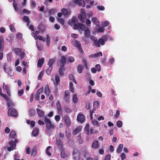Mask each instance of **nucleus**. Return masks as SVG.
<instances>
[{
    "instance_id": "1",
    "label": "nucleus",
    "mask_w": 160,
    "mask_h": 160,
    "mask_svg": "<svg viewBox=\"0 0 160 160\" xmlns=\"http://www.w3.org/2000/svg\"><path fill=\"white\" fill-rule=\"evenodd\" d=\"M78 20L77 18L73 17L69 21L68 23L71 26L73 27L74 29L79 30L80 25H82V24L78 23Z\"/></svg>"
},
{
    "instance_id": "2",
    "label": "nucleus",
    "mask_w": 160,
    "mask_h": 160,
    "mask_svg": "<svg viewBox=\"0 0 160 160\" xmlns=\"http://www.w3.org/2000/svg\"><path fill=\"white\" fill-rule=\"evenodd\" d=\"M57 143L58 147L61 151L60 155L62 158H65L67 156V153L65 152L63 147L62 143L59 140L56 138Z\"/></svg>"
},
{
    "instance_id": "3",
    "label": "nucleus",
    "mask_w": 160,
    "mask_h": 160,
    "mask_svg": "<svg viewBox=\"0 0 160 160\" xmlns=\"http://www.w3.org/2000/svg\"><path fill=\"white\" fill-rule=\"evenodd\" d=\"M87 15L83 9H81L80 13L78 15V18L82 23H85L87 19L86 18Z\"/></svg>"
},
{
    "instance_id": "4",
    "label": "nucleus",
    "mask_w": 160,
    "mask_h": 160,
    "mask_svg": "<svg viewBox=\"0 0 160 160\" xmlns=\"http://www.w3.org/2000/svg\"><path fill=\"white\" fill-rule=\"evenodd\" d=\"M80 28H79V30H81L84 31V34L85 36L88 38L89 37L91 36L90 32L88 27L83 24L82 25H80Z\"/></svg>"
},
{
    "instance_id": "5",
    "label": "nucleus",
    "mask_w": 160,
    "mask_h": 160,
    "mask_svg": "<svg viewBox=\"0 0 160 160\" xmlns=\"http://www.w3.org/2000/svg\"><path fill=\"white\" fill-rule=\"evenodd\" d=\"M73 158L75 160H80L81 158V152L78 149H74L72 152Z\"/></svg>"
},
{
    "instance_id": "6",
    "label": "nucleus",
    "mask_w": 160,
    "mask_h": 160,
    "mask_svg": "<svg viewBox=\"0 0 160 160\" xmlns=\"http://www.w3.org/2000/svg\"><path fill=\"white\" fill-rule=\"evenodd\" d=\"M44 122L46 124L47 128L48 129L54 128V125L52 123L50 120L46 117L44 118Z\"/></svg>"
},
{
    "instance_id": "7",
    "label": "nucleus",
    "mask_w": 160,
    "mask_h": 160,
    "mask_svg": "<svg viewBox=\"0 0 160 160\" xmlns=\"http://www.w3.org/2000/svg\"><path fill=\"white\" fill-rule=\"evenodd\" d=\"M72 43L74 46L78 48L80 52L81 53L83 52V51L81 47V44L79 41H77V40L74 39L72 40Z\"/></svg>"
},
{
    "instance_id": "8",
    "label": "nucleus",
    "mask_w": 160,
    "mask_h": 160,
    "mask_svg": "<svg viewBox=\"0 0 160 160\" xmlns=\"http://www.w3.org/2000/svg\"><path fill=\"white\" fill-rule=\"evenodd\" d=\"M4 68L5 71L8 73L10 75L12 76L13 75V73L8 64L5 63L4 66Z\"/></svg>"
},
{
    "instance_id": "9",
    "label": "nucleus",
    "mask_w": 160,
    "mask_h": 160,
    "mask_svg": "<svg viewBox=\"0 0 160 160\" xmlns=\"http://www.w3.org/2000/svg\"><path fill=\"white\" fill-rule=\"evenodd\" d=\"M14 52L18 55L20 56L21 58H23L25 56V52L22 51L19 48H15L13 50Z\"/></svg>"
},
{
    "instance_id": "10",
    "label": "nucleus",
    "mask_w": 160,
    "mask_h": 160,
    "mask_svg": "<svg viewBox=\"0 0 160 160\" xmlns=\"http://www.w3.org/2000/svg\"><path fill=\"white\" fill-rule=\"evenodd\" d=\"M108 38V36L107 35H105L101 38H99L97 42H98L99 44L102 45H103L105 44V42L106 41Z\"/></svg>"
},
{
    "instance_id": "11",
    "label": "nucleus",
    "mask_w": 160,
    "mask_h": 160,
    "mask_svg": "<svg viewBox=\"0 0 160 160\" xmlns=\"http://www.w3.org/2000/svg\"><path fill=\"white\" fill-rule=\"evenodd\" d=\"M17 141L16 140H15L14 142L13 141H11L9 142V146L8 147L7 149L8 151H10L13 150L16 147V142Z\"/></svg>"
},
{
    "instance_id": "12",
    "label": "nucleus",
    "mask_w": 160,
    "mask_h": 160,
    "mask_svg": "<svg viewBox=\"0 0 160 160\" xmlns=\"http://www.w3.org/2000/svg\"><path fill=\"white\" fill-rule=\"evenodd\" d=\"M63 120L64 124L67 126H69L71 124V122L70 119L68 116H65L63 118Z\"/></svg>"
},
{
    "instance_id": "13",
    "label": "nucleus",
    "mask_w": 160,
    "mask_h": 160,
    "mask_svg": "<svg viewBox=\"0 0 160 160\" xmlns=\"http://www.w3.org/2000/svg\"><path fill=\"white\" fill-rule=\"evenodd\" d=\"M8 114L9 115L11 116L16 117L17 116V113L16 111L14 109H11L9 108L8 110Z\"/></svg>"
},
{
    "instance_id": "14",
    "label": "nucleus",
    "mask_w": 160,
    "mask_h": 160,
    "mask_svg": "<svg viewBox=\"0 0 160 160\" xmlns=\"http://www.w3.org/2000/svg\"><path fill=\"white\" fill-rule=\"evenodd\" d=\"M72 2L75 4L84 7L85 4L83 0H72Z\"/></svg>"
},
{
    "instance_id": "15",
    "label": "nucleus",
    "mask_w": 160,
    "mask_h": 160,
    "mask_svg": "<svg viewBox=\"0 0 160 160\" xmlns=\"http://www.w3.org/2000/svg\"><path fill=\"white\" fill-rule=\"evenodd\" d=\"M85 119V117L81 113L78 114L77 118V120L78 121L82 123L84 121Z\"/></svg>"
},
{
    "instance_id": "16",
    "label": "nucleus",
    "mask_w": 160,
    "mask_h": 160,
    "mask_svg": "<svg viewBox=\"0 0 160 160\" xmlns=\"http://www.w3.org/2000/svg\"><path fill=\"white\" fill-rule=\"evenodd\" d=\"M89 37L91 40L94 42L93 43V46L97 47H100V44L98 43V42H97V39L96 38L91 35Z\"/></svg>"
},
{
    "instance_id": "17",
    "label": "nucleus",
    "mask_w": 160,
    "mask_h": 160,
    "mask_svg": "<svg viewBox=\"0 0 160 160\" xmlns=\"http://www.w3.org/2000/svg\"><path fill=\"white\" fill-rule=\"evenodd\" d=\"M102 56V52H99L97 53L90 55L89 57L90 58H98Z\"/></svg>"
},
{
    "instance_id": "18",
    "label": "nucleus",
    "mask_w": 160,
    "mask_h": 160,
    "mask_svg": "<svg viewBox=\"0 0 160 160\" xmlns=\"http://www.w3.org/2000/svg\"><path fill=\"white\" fill-rule=\"evenodd\" d=\"M2 88L3 90H6L7 93L9 96H10V92L9 86L8 85H6L4 82H3Z\"/></svg>"
},
{
    "instance_id": "19",
    "label": "nucleus",
    "mask_w": 160,
    "mask_h": 160,
    "mask_svg": "<svg viewBox=\"0 0 160 160\" xmlns=\"http://www.w3.org/2000/svg\"><path fill=\"white\" fill-rule=\"evenodd\" d=\"M4 38L2 35H0V49H4Z\"/></svg>"
},
{
    "instance_id": "20",
    "label": "nucleus",
    "mask_w": 160,
    "mask_h": 160,
    "mask_svg": "<svg viewBox=\"0 0 160 160\" xmlns=\"http://www.w3.org/2000/svg\"><path fill=\"white\" fill-rule=\"evenodd\" d=\"M66 58L65 56H62L60 60L61 63L60 66H64L66 64Z\"/></svg>"
},
{
    "instance_id": "21",
    "label": "nucleus",
    "mask_w": 160,
    "mask_h": 160,
    "mask_svg": "<svg viewBox=\"0 0 160 160\" xmlns=\"http://www.w3.org/2000/svg\"><path fill=\"white\" fill-rule=\"evenodd\" d=\"M92 147L94 149H97L99 148L98 142L97 140L94 141L92 145Z\"/></svg>"
},
{
    "instance_id": "22",
    "label": "nucleus",
    "mask_w": 160,
    "mask_h": 160,
    "mask_svg": "<svg viewBox=\"0 0 160 160\" xmlns=\"http://www.w3.org/2000/svg\"><path fill=\"white\" fill-rule=\"evenodd\" d=\"M82 127L81 126H79L76 129H75L72 131V133L74 135H76L79 133L81 132V130Z\"/></svg>"
},
{
    "instance_id": "23",
    "label": "nucleus",
    "mask_w": 160,
    "mask_h": 160,
    "mask_svg": "<svg viewBox=\"0 0 160 160\" xmlns=\"http://www.w3.org/2000/svg\"><path fill=\"white\" fill-rule=\"evenodd\" d=\"M61 12L63 15L67 16H69L71 14V12L70 11H68L65 8H62V9Z\"/></svg>"
},
{
    "instance_id": "24",
    "label": "nucleus",
    "mask_w": 160,
    "mask_h": 160,
    "mask_svg": "<svg viewBox=\"0 0 160 160\" xmlns=\"http://www.w3.org/2000/svg\"><path fill=\"white\" fill-rule=\"evenodd\" d=\"M92 21L93 23L97 26L99 25V22L97 18L96 17H93L92 19Z\"/></svg>"
},
{
    "instance_id": "25",
    "label": "nucleus",
    "mask_w": 160,
    "mask_h": 160,
    "mask_svg": "<svg viewBox=\"0 0 160 160\" xmlns=\"http://www.w3.org/2000/svg\"><path fill=\"white\" fill-rule=\"evenodd\" d=\"M70 94V92L66 90L65 92V96L64 97V99L66 101L68 100L69 99V96Z\"/></svg>"
},
{
    "instance_id": "26",
    "label": "nucleus",
    "mask_w": 160,
    "mask_h": 160,
    "mask_svg": "<svg viewBox=\"0 0 160 160\" xmlns=\"http://www.w3.org/2000/svg\"><path fill=\"white\" fill-rule=\"evenodd\" d=\"M44 92L46 94V96H48L50 93V91L49 86L48 85H46L44 89Z\"/></svg>"
},
{
    "instance_id": "27",
    "label": "nucleus",
    "mask_w": 160,
    "mask_h": 160,
    "mask_svg": "<svg viewBox=\"0 0 160 160\" xmlns=\"http://www.w3.org/2000/svg\"><path fill=\"white\" fill-rule=\"evenodd\" d=\"M33 37L35 40L38 39L40 40H42L44 42H45L46 41V38L41 36L34 35L33 36Z\"/></svg>"
},
{
    "instance_id": "28",
    "label": "nucleus",
    "mask_w": 160,
    "mask_h": 160,
    "mask_svg": "<svg viewBox=\"0 0 160 160\" xmlns=\"http://www.w3.org/2000/svg\"><path fill=\"white\" fill-rule=\"evenodd\" d=\"M123 146V145L122 144H120L119 145L116 150V152L118 153H120L122 152Z\"/></svg>"
},
{
    "instance_id": "29",
    "label": "nucleus",
    "mask_w": 160,
    "mask_h": 160,
    "mask_svg": "<svg viewBox=\"0 0 160 160\" xmlns=\"http://www.w3.org/2000/svg\"><path fill=\"white\" fill-rule=\"evenodd\" d=\"M44 61V59L43 58H42L41 59H40L38 62L37 65L38 67L41 68L42 64H43Z\"/></svg>"
},
{
    "instance_id": "30",
    "label": "nucleus",
    "mask_w": 160,
    "mask_h": 160,
    "mask_svg": "<svg viewBox=\"0 0 160 160\" xmlns=\"http://www.w3.org/2000/svg\"><path fill=\"white\" fill-rule=\"evenodd\" d=\"M60 68L59 69V73L61 75H63L64 73V71L65 70V67L64 66H60Z\"/></svg>"
},
{
    "instance_id": "31",
    "label": "nucleus",
    "mask_w": 160,
    "mask_h": 160,
    "mask_svg": "<svg viewBox=\"0 0 160 160\" xmlns=\"http://www.w3.org/2000/svg\"><path fill=\"white\" fill-rule=\"evenodd\" d=\"M37 111L38 114L40 117H42L44 116V113L43 111L39 109H37Z\"/></svg>"
},
{
    "instance_id": "32",
    "label": "nucleus",
    "mask_w": 160,
    "mask_h": 160,
    "mask_svg": "<svg viewBox=\"0 0 160 160\" xmlns=\"http://www.w3.org/2000/svg\"><path fill=\"white\" fill-rule=\"evenodd\" d=\"M72 100L74 103H76L78 102V98L77 97L76 94H73L72 97Z\"/></svg>"
},
{
    "instance_id": "33",
    "label": "nucleus",
    "mask_w": 160,
    "mask_h": 160,
    "mask_svg": "<svg viewBox=\"0 0 160 160\" xmlns=\"http://www.w3.org/2000/svg\"><path fill=\"white\" fill-rule=\"evenodd\" d=\"M83 68V67L82 65H78L77 67V70L78 72L79 73H81Z\"/></svg>"
},
{
    "instance_id": "34",
    "label": "nucleus",
    "mask_w": 160,
    "mask_h": 160,
    "mask_svg": "<svg viewBox=\"0 0 160 160\" xmlns=\"http://www.w3.org/2000/svg\"><path fill=\"white\" fill-rule=\"evenodd\" d=\"M7 102H8L7 103V105H8V107L10 108H12V107H14V103L10 99V101H7Z\"/></svg>"
},
{
    "instance_id": "35",
    "label": "nucleus",
    "mask_w": 160,
    "mask_h": 160,
    "mask_svg": "<svg viewBox=\"0 0 160 160\" xmlns=\"http://www.w3.org/2000/svg\"><path fill=\"white\" fill-rule=\"evenodd\" d=\"M51 148V146H48L47 147L46 150V154L49 156L51 155V154L50 152V149Z\"/></svg>"
},
{
    "instance_id": "36",
    "label": "nucleus",
    "mask_w": 160,
    "mask_h": 160,
    "mask_svg": "<svg viewBox=\"0 0 160 160\" xmlns=\"http://www.w3.org/2000/svg\"><path fill=\"white\" fill-rule=\"evenodd\" d=\"M38 128H35L33 131L32 132V135L33 136H35L37 135L38 133Z\"/></svg>"
},
{
    "instance_id": "37",
    "label": "nucleus",
    "mask_w": 160,
    "mask_h": 160,
    "mask_svg": "<svg viewBox=\"0 0 160 160\" xmlns=\"http://www.w3.org/2000/svg\"><path fill=\"white\" fill-rule=\"evenodd\" d=\"M60 81V78L59 77L56 75L55 77V82H54V83L55 85H57Z\"/></svg>"
},
{
    "instance_id": "38",
    "label": "nucleus",
    "mask_w": 160,
    "mask_h": 160,
    "mask_svg": "<svg viewBox=\"0 0 160 160\" xmlns=\"http://www.w3.org/2000/svg\"><path fill=\"white\" fill-rule=\"evenodd\" d=\"M109 24V22L107 21H104L102 22L101 25L103 27H106Z\"/></svg>"
},
{
    "instance_id": "39",
    "label": "nucleus",
    "mask_w": 160,
    "mask_h": 160,
    "mask_svg": "<svg viewBox=\"0 0 160 160\" xmlns=\"http://www.w3.org/2000/svg\"><path fill=\"white\" fill-rule=\"evenodd\" d=\"M26 122L27 124H30L31 125V126L32 127H34L35 125V122L34 121H30L29 120H28Z\"/></svg>"
},
{
    "instance_id": "40",
    "label": "nucleus",
    "mask_w": 160,
    "mask_h": 160,
    "mask_svg": "<svg viewBox=\"0 0 160 160\" xmlns=\"http://www.w3.org/2000/svg\"><path fill=\"white\" fill-rule=\"evenodd\" d=\"M57 12V10L55 9H50L49 11V15H53Z\"/></svg>"
},
{
    "instance_id": "41",
    "label": "nucleus",
    "mask_w": 160,
    "mask_h": 160,
    "mask_svg": "<svg viewBox=\"0 0 160 160\" xmlns=\"http://www.w3.org/2000/svg\"><path fill=\"white\" fill-rule=\"evenodd\" d=\"M56 103L57 107L58 110L59 111H61L62 110V108L61 106L59 101V100L57 101Z\"/></svg>"
},
{
    "instance_id": "42",
    "label": "nucleus",
    "mask_w": 160,
    "mask_h": 160,
    "mask_svg": "<svg viewBox=\"0 0 160 160\" xmlns=\"http://www.w3.org/2000/svg\"><path fill=\"white\" fill-rule=\"evenodd\" d=\"M37 154V149L35 148H33L32 150V152L31 153V155L32 156H34Z\"/></svg>"
},
{
    "instance_id": "43",
    "label": "nucleus",
    "mask_w": 160,
    "mask_h": 160,
    "mask_svg": "<svg viewBox=\"0 0 160 160\" xmlns=\"http://www.w3.org/2000/svg\"><path fill=\"white\" fill-rule=\"evenodd\" d=\"M0 95L5 98L7 101H10V98L6 94L1 93V94Z\"/></svg>"
},
{
    "instance_id": "44",
    "label": "nucleus",
    "mask_w": 160,
    "mask_h": 160,
    "mask_svg": "<svg viewBox=\"0 0 160 160\" xmlns=\"http://www.w3.org/2000/svg\"><path fill=\"white\" fill-rule=\"evenodd\" d=\"M68 78L70 80L73 81V82L75 84L77 83L76 82V80H75L74 77L72 75L70 74V75H69L68 76Z\"/></svg>"
},
{
    "instance_id": "45",
    "label": "nucleus",
    "mask_w": 160,
    "mask_h": 160,
    "mask_svg": "<svg viewBox=\"0 0 160 160\" xmlns=\"http://www.w3.org/2000/svg\"><path fill=\"white\" fill-rule=\"evenodd\" d=\"M89 125L88 123H87L85 128V131L87 132V134H88L89 133Z\"/></svg>"
},
{
    "instance_id": "46",
    "label": "nucleus",
    "mask_w": 160,
    "mask_h": 160,
    "mask_svg": "<svg viewBox=\"0 0 160 160\" xmlns=\"http://www.w3.org/2000/svg\"><path fill=\"white\" fill-rule=\"evenodd\" d=\"M117 126L118 128H121L122 125V122L121 121H118L117 122Z\"/></svg>"
},
{
    "instance_id": "47",
    "label": "nucleus",
    "mask_w": 160,
    "mask_h": 160,
    "mask_svg": "<svg viewBox=\"0 0 160 160\" xmlns=\"http://www.w3.org/2000/svg\"><path fill=\"white\" fill-rule=\"evenodd\" d=\"M36 44L37 47L39 50H41L42 49V44L38 43L37 41V42Z\"/></svg>"
},
{
    "instance_id": "48",
    "label": "nucleus",
    "mask_w": 160,
    "mask_h": 160,
    "mask_svg": "<svg viewBox=\"0 0 160 160\" xmlns=\"http://www.w3.org/2000/svg\"><path fill=\"white\" fill-rule=\"evenodd\" d=\"M97 7L99 10L104 11L105 10L104 7L102 5L97 6Z\"/></svg>"
},
{
    "instance_id": "49",
    "label": "nucleus",
    "mask_w": 160,
    "mask_h": 160,
    "mask_svg": "<svg viewBox=\"0 0 160 160\" xmlns=\"http://www.w3.org/2000/svg\"><path fill=\"white\" fill-rule=\"evenodd\" d=\"M24 91L23 89H20L18 90V96L20 97L23 94Z\"/></svg>"
},
{
    "instance_id": "50",
    "label": "nucleus",
    "mask_w": 160,
    "mask_h": 160,
    "mask_svg": "<svg viewBox=\"0 0 160 160\" xmlns=\"http://www.w3.org/2000/svg\"><path fill=\"white\" fill-rule=\"evenodd\" d=\"M104 31V28L102 27H99L97 30L98 32H102Z\"/></svg>"
},
{
    "instance_id": "51",
    "label": "nucleus",
    "mask_w": 160,
    "mask_h": 160,
    "mask_svg": "<svg viewBox=\"0 0 160 160\" xmlns=\"http://www.w3.org/2000/svg\"><path fill=\"white\" fill-rule=\"evenodd\" d=\"M7 60L8 61H11L12 60L11 53H9L7 54Z\"/></svg>"
},
{
    "instance_id": "52",
    "label": "nucleus",
    "mask_w": 160,
    "mask_h": 160,
    "mask_svg": "<svg viewBox=\"0 0 160 160\" xmlns=\"http://www.w3.org/2000/svg\"><path fill=\"white\" fill-rule=\"evenodd\" d=\"M96 111V109L94 108L92 111L90 112V119L91 120H92L93 117H92V114L93 113L95 112Z\"/></svg>"
},
{
    "instance_id": "53",
    "label": "nucleus",
    "mask_w": 160,
    "mask_h": 160,
    "mask_svg": "<svg viewBox=\"0 0 160 160\" xmlns=\"http://www.w3.org/2000/svg\"><path fill=\"white\" fill-rule=\"evenodd\" d=\"M120 114V111L118 110H117L116 111V113L114 115L115 118H117L119 116Z\"/></svg>"
},
{
    "instance_id": "54",
    "label": "nucleus",
    "mask_w": 160,
    "mask_h": 160,
    "mask_svg": "<svg viewBox=\"0 0 160 160\" xmlns=\"http://www.w3.org/2000/svg\"><path fill=\"white\" fill-rule=\"evenodd\" d=\"M4 49H0V60H2L3 58V52Z\"/></svg>"
},
{
    "instance_id": "55",
    "label": "nucleus",
    "mask_w": 160,
    "mask_h": 160,
    "mask_svg": "<svg viewBox=\"0 0 160 160\" xmlns=\"http://www.w3.org/2000/svg\"><path fill=\"white\" fill-rule=\"evenodd\" d=\"M93 106L94 108H98L99 106L98 102L97 101L94 102L93 104Z\"/></svg>"
},
{
    "instance_id": "56",
    "label": "nucleus",
    "mask_w": 160,
    "mask_h": 160,
    "mask_svg": "<svg viewBox=\"0 0 160 160\" xmlns=\"http://www.w3.org/2000/svg\"><path fill=\"white\" fill-rule=\"evenodd\" d=\"M17 37L19 40H21L22 37V35L21 33L19 32L17 34Z\"/></svg>"
},
{
    "instance_id": "57",
    "label": "nucleus",
    "mask_w": 160,
    "mask_h": 160,
    "mask_svg": "<svg viewBox=\"0 0 160 160\" xmlns=\"http://www.w3.org/2000/svg\"><path fill=\"white\" fill-rule=\"evenodd\" d=\"M10 29L12 32H15L16 31L14 26L13 25H11L10 26Z\"/></svg>"
},
{
    "instance_id": "58",
    "label": "nucleus",
    "mask_w": 160,
    "mask_h": 160,
    "mask_svg": "<svg viewBox=\"0 0 160 160\" xmlns=\"http://www.w3.org/2000/svg\"><path fill=\"white\" fill-rule=\"evenodd\" d=\"M58 22L62 25H63L64 24V20L63 19L60 18H58Z\"/></svg>"
},
{
    "instance_id": "59",
    "label": "nucleus",
    "mask_w": 160,
    "mask_h": 160,
    "mask_svg": "<svg viewBox=\"0 0 160 160\" xmlns=\"http://www.w3.org/2000/svg\"><path fill=\"white\" fill-rule=\"evenodd\" d=\"M93 12L92 11H90L87 14V16L88 17V18H89L90 17L93 16Z\"/></svg>"
},
{
    "instance_id": "60",
    "label": "nucleus",
    "mask_w": 160,
    "mask_h": 160,
    "mask_svg": "<svg viewBox=\"0 0 160 160\" xmlns=\"http://www.w3.org/2000/svg\"><path fill=\"white\" fill-rule=\"evenodd\" d=\"M52 68V67H49L47 69L46 72L48 75H49L51 73Z\"/></svg>"
},
{
    "instance_id": "61",
    "label": "nucleus",
    "mask_w": 160,
    "mask_h": 160,
    "mask_svg": "<svg viewBox=\"0 0 160 160\" xmlns=\"http://www.w3.org/2000/svg\"><path fill=\"white\" fill-rule=\"evenodd\" d=\"M54 62V60L53 59H50L49 61L48 64L49 67H52V64Z\"/></svg>"
},
{
    "instance_id": "62",
    "label": "nucleus",
    "mask_w": 160,
    "mask_h": 160,
    "mask_svg": "<svg viewBox=\"0 0 160 160\" xmlns=\"http://www.w3.org/2000/svg\"><path fill=\"white\" fill-rule=\"evenodd\" d=\"M86 24L87 26L89 27L90 26L91 22L90 20L87 19L86 20Z\"/></svg>"
},
{
    "instance_id": "63",
    "label": "nucleus",
    "mask_w": 160,
    "mask_h": 160,
    "mask_svg": "<svg viewBox=\"0 0 160 160\" xmlns=\"http://www.w3.org/2000/svg\"><path fill=\"white\" fill-rule=\"evenodd\" d=\"M68 61L71 63L73 62L74 61L73 58L72 56H70L68 58Z\"/></svg>"
},
{
    "instance_id": "64",
    "label": "nucleus",
    "mask_w": 160,
    "mask_h": 160,
    "mask_svg": "<svg viewBox=\"0 0 160 160\" xmlns=\"http://www.w3.org/2000/svg\"><path fill=\"white\" fill-rule=\"evenodd\" d=\"M16 135V133L14 131H12L11 132L10 137L11 138H13Z\"/></svg>"
}]
</instances>
